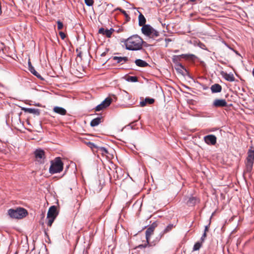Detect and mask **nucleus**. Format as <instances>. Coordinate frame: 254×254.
Returning a JSON list of instances; mask_svg holds the SVG:
<instances>
[{"mask_svg":"<svg viewBox=\"0 0 254 254\" xmlns=\"http://www.w3.org/2000/svg\"><path fill=\"white\" fill-rule=\"evenodd\" d=\"M127 50L130 51L140 50L142 48L143 41L137 35H132L122 41Z\"/></svg>","mask_w":254,"mask_h":254,"instance_id":"obj_1","label":"nucleus"},{"mask_svg":"<svg viewBox=\"0 0 254 254\" xmlns=\"http://www.w3.org/2000/svg\"><path fill=\"white\" fill-rule=\"evenodd\" d=\"M7 213L10 217L19 219L25 217L27 214V211L24 208L18 207L16 209L11 208L8 209Z\"/></svg>","mask_w":254,"mask_h":254,"instance_id":"obj_2","label":"nucleus"},{"mask_svg":"<svg viewBox=\"0 0 254 254\" xmlns=\"http://www.w3.org/2000/svg\"><path fill=\"white\" fill-rule=\"evenodd\" d=\"M64 164L60 157L56 158L51 162L49 172L52 174L60 173L63 170Z\"/></svg>","mask_w":254,"mask_h":254,"instance_id":"obj_3","label":"nucleus"},{"mask_svg":"<svg viewBox=\"0 0 254 254\" xmlns=\"http://www.w3.org/2000/svg\"><path fill=\"white\" fill-rule=\"evenodd\" d=\"M247 154L248 156L245 161L246 172L250 173L253 169L254 163V146L250 147Z\"/></svg>","mask_w":254,"mask_h":254,"instance_id":"obj_4","label":"nucleus"},{"mask_svg":"<svg viewBox=\"0 0 254 254\" xmlns=\"http://www.w3.org/2000/svg\"><path fill=\"white\" fill-rule=\"evenodd\" d=\"M141 31L143 34L152 38L157 37L159 35V32L149 25L143 26Z\"/></svg>","mask_w":254,"mask_h":254,"instance_id":"obj_5","label":"nucleus"},{"mask_svg":"<svg viewBox=\"0 0 254 254\" xmlns=\"http://www.w3.org/2000/svg\"><path fill=\"white\" fill-rule=\"evenodd\" d=\"M57 207L55 206H51L47 213V225L51 227L57 216Z\"/></svg>","mask_w":254,"mask_h":254,"instance_id":"obj_6","label":"nucleus"},{"mask_svg":"<svg viewBox=\"0 0 254 254\" xmlns=\"http://www.w3.org/2000/svg\"><path fill=\"white\" fill-rule=\"evenodd\" d=\"M155 227L151 226L147 229L145 232L146 243L144 245H140L138 248H145L149 245L150 236L153 234Z\"/></svg>","mask_w":254,"mask_h":254,"instance_id":"obj_7","label":"nucleus"},{"mask_svg":"<svg viewBox=\"0 0 254 254\" xmlns=\"http://www.w3.org/2000/svg\"><path fill=\"white\" fill-rule=\"evenodd\" d=\"M112 99L108 97L105 99L100 104L98 105L95 108L96 111H100L107 107H108L111 103Z\"/></svg>","mask_w":254,"mask_h":254,"instance_id":"obj_8","label":"nucleus"},{"mask_svg":"<svg viewBox=\"0 0 254 254\" xmlns=\"http://www.w3.org/2000/svg\"><path fill=\"white\" fill-rule=\"evenodd\" d=\"M36 159L39 162L42 163L43 160L45 158V152L43 150L36 149L34 152Z\"/></svg>","mask_w":254,"mask_h":254,"instance_id":"obj_9","label":"nucleus"},{"mask_svg":"<svg viewBox=\"0 0 254 254\" xmlns=\"http://www.w3.org/2000/svg\"><path fill=\"white\" fill-rule=\"evenodd\" d=\"M204 140L206 144L214 145L216 143V137L213 134L207 135L204 137Z\"/></svg>","mask_w":254,"mask_h":254,"instance_id":"obj_10","label":"nucleus"},{"mask_svg":"<svg viewBox=\"0 0 254 254\" xmlns=\"http://www.w3.org/2000/svg\"><path fill=\"white\" fill-rule=\"evenodd\" d=\"M227 106V103L225 99H216L212 103V106L216 108L224 107Z\"/></svg>","mask_w":254,"mask_h":254,"instance_id":"obj_11","label":"nucleus"},{"mask_svg":"<svg viewBox=\"0 0 254 254\" xmlns=\"http://www.w3.org/2000/svg\"><path fill=\"white\" fill-rule=\"evenodd\" d=\"M114 31V29L113 28H111L110 29H105L104 28H101L99 30V33L105 35L108 38H110Z\"/></svg>","mask_w":254,"mask_h":254,"instance_id":"obj_12","label":"nucleus"},{"mask_svg":"<svg viewBox=\"0 0 254 254\" xmlns=\"http://www.w3.org/2000/svg\"><path fill=\"white\" fill-rule=\"evenodd\" d=\"M154 99L153 98H146L144 100L140 102L141 107H144L147 104H152L154 103Z\"/></svg>","mask_w":254,"mask_h":254,"instance_id":"obj_13","label":"nucleus"},{"mask_svg":"<svg viewBox=\"0 0 254 254\" xmlns=\"http://www.w3.org/2000/svg\"><path fill=\"white\" fill-rule=\"evenodd\" d=\"M211 90L212 93H218L221 92L222 87L219 84H214L211 86Z\"/></svg>","mask_w":254,"mask_h":254,"instance_id":"obj_14","label":"nucleus"},{"mask_svg":"<svg viewBox=\"0 0 254 254\" xmlns=\"http://www.w3.org/2000/svg\"><path fill=\"white\" fill-rule=\"evenodd\" d=\"M54 111L59 114L61 115H65L66 113V111L63 108L60 107H55L54 108Z\"/></svg>","mask_w":254,"mask_h":254,"instance_id":"obj_15","label":"nucleus"},{"mask_svg":"<svg viewBox=\"0 0 254 254\" xmlns=\"http://www.w3.org/2000/svg\"><path fill=\"white\" fill-rule=\"evenodd\" d=\"M102 117H97L93 119L90 122V126L91 127H95L98 126L102 122Z\"/></svg>","mask_w":254,"mask_h":254,"instance_id":"obj_16","label":"nucleus"},{"mask_svg":"<svg viewBox=\"0 0 254 254\" xmlns=\"http://www.w3.org/2000/svg\"><path fill=\"white\" fill-rule=\"evenodd\" d=\"M146 23V19L144 15L141 13H139V16H138V25L140 26H143L144 25H145Z\"/></svg>","mask_w":254,"mask_h":254,"instance_id":"obj_17","label":"nucleus"},{"mask_svg":"<svg viewBox=\"0 0 254 254\" xmlns=\"http://www.w3.org/2000/svg\"><path fill=\"white\" fill-rule=\"evenodd\" d=\"M223 77L226 79V80L230 82H233L235 80V78L233 74H229L227 73H224L223 74Z\"/></svg>","mask_w":254,"mask_h":254,"instance_id":"obj_18","label":"nucleus"},{"mask_svg":"<svg viewBox=\"0 0 254 254\" xmlns=\"http://www.w3.org/2000/svg\"><path fill=\"white\" fill-rule=\"evenodd\" d=\"M135 63L136 65L139 67H146L148 65V64L146 62L140 59H137L135 60Z\"/></svg>","mask_w":254,"mask_h":254,"instance_id":"obj_19","label":"nucleus"},{"mask_svg":"<svg viewBox=\"0 0 254 254\" xmlns=\"http://www.w3.org/2000/svg\"><path fill=\"white\" fill-rule=\"evenodd\" d=\"M113 59L114 61H117L118 63H121L122 62L126 63L128 60L127 58L126 57H114Z\"/></svg>","mask_w":254,"mask_h":254,"instance_id":"obj_20","label":"nucleus"},{"mask_svg":"<svg viewBox=\"0 0 254 254\" xmlns=\"http://www.w3.org/2000/svg\"><path fill=\"white\" fill-rule=\"evenodd\" d=\"M198 201V199L196 197L192 196L189 198L187 204L189 206H191L194 205Z\"/></svg>","mask_w":254,"mask_h":254,"instance_id":"obj_21","label":"nucleus"},{"mask_svg":"<svg viewBox=\"0 0 254 254\" xmlns=\"http://www.w3.org/2000/svg\"><path fill=\"white\" fill-rule=\"evenodd\" d=\"M29 71L40 80H44V78L38 72L36 71L34 67H31V68H30Z\"/></svg>","mask_w":254,"mask_h":254,"instance_id":"obj_22","label":"nucleus"},{"mask_svg":"<svg viewBox=\"0 0 254 254\" xmlns=\"http://www.w3.org/2000/svg\"><path fill=\"white\" fill-rule=\"evenodd\" d=\"M25 111L29 113L34 114L37 115L40 114L39 110L38 109L27 108L25 109Z\"/></svg>","mask_w":254,"mask_h":254,"instance_id":"obj_23","label":"nucleus"},{"mask_svg":"<svg viewBox=\"0 0 254 254\" xmlns=\"http://www.w3.org/2000/svg\"><path fill=\"white\" fill-rule=\"evenodd\" d=\"M180 57L182 58L190 60H193L195 58V56L192 54H182Z\"/></svg>","mask_w":254,"mask_h":254,"instance_id":"obj_24","label":"nucleus"},{"mask_svg":"<svg viewBox=\"0 0 254 254\" xmlns=\"http://www.w3.org/2000/svg\"><path fill=\"white\" fill-rule=\"evenodd\" d=\"M97 151L101 152L103 155H105L108 153V151L107 149L102 147H99L98 149H97Z\"/></svg>","mask_w":254,"mask_h":254,"instance_id":"obj_25","label":"nucleus"},{"mask_svg":"<svg viewBox=\"0 0 254 254\" xmlns=\"http://www.w3.org/2000/svg\"><path fill=\"white\" fill-rule=\"evenodd\" d=\"M202 242H198L197 243H196L194 246H193V251H198L199 250V249L202 246Z\"/></svg>","mask_w":254,"mask_h":254,"instance_id":"obj_26","label":"nucleus"},{"mask_svg":"<svg viewBox=\"0 0 254 254\" xmlns=\"http://www.w3.org/2000/svg\"><path fill=\"white\" fill-rule=\"evenodd\" d=\"M127 80L129 82H135L137 81V78L136 76H128L127 78Z\"/></svg>","mask_w":254,"mask_h":254,"instance_id":"obj_27","label":"nucleus"},{"mask_svg":"<svg viewBox=\"0 0 254 254\" xmlns=\"http://www.w3.org/2000/svg\"><path fill=\"white\" fill-rule=\"evenodd\" d=\"M86 144L93 150L94 151V148H96L97 149H98V146H97L96 145H95L94 143L91 142H86Z\"/></svg>","mask_w":254,"mask_h":254,"instance_id":"obj_28","label":"nucleus"},{"mask_svg":"<svg viewBox=\"0 0 254 254\" xmlns=\"http://www.w3.org/2000/svg\"><path fill=\"white\" fill-rule=\"evenodd\" d=\"M116 10H120L125 15V16L126 17V18L127 19H130V17H129L128 14L124 10H123L120 8H117Z\"/></svg>","mask_w":254,"mask_h":254,"instance_id":"obj_29","label":"nucleus"},{"mask_svg":"<svg viewBox=\"0 0 254 254\" xmlns=\"http://www.w3.org/2000/svg\"><path fill=\"white\" fill-rule=\"evenodd\" d=\"M173 227V225L172 224H170L167 226L165 229L164 231V233H166L169 232Z\"/></svg>","mask_w":254,"mask_h":254,"instance_id":"obj_30","label":"nucleus"},{"mask_svg":"<svg viewBox=\"0 0 254 254\" xmlns=\"http://www.w3.org/2000/svg\"><path fill=\"white\" fill-rule=\"evenodd\" d=\"M85 4L88 6H92L93 4V0H84Z\"/></svg>","mask_w":254,"mask_h":254,"instance_id":"obj_31","label":"nucleus"},{"mask_svg":"<svg viewBox=\"0 0 254 254\" xmlns=\"http://www.w3.org/2000/svg\"><path fill=\"white\" fill-rule=\"evenodd\" d=\"M57 24H58V29L59 30H61L63 29V24L62 22H61L60 21H58Z\"/></svg>","mask_w":254,"mask_h":254,"instance_id":"obj_32","label":"nucleus"},{"mask_svg":"<svg viewBox=\"0 0 254 254\" xmlns=\"http://www.w3.org/2000/svg\"><path fill=\"white\" fill-rule=\"evenodd\" d=\"M59 35L63 40H64L65 38V34L63 32H60Z\"/></svg>","mask_w":254,"mask_h":254,"instance_id":"obj_33","label":"nucleus"},{"mask_svg":"<svg viewBox=\"0 0 254 254\" xmlns=\"http://www.w3.org/2000/svg\"><path fill=\"white\" fill-rule=\"evenodd\" d=\"M206 237V234L205 233V232H204V233H203V234L202 235L201 238V241L202 243H203L204 241V239H205Z\"/></svg>","mask_w":254,"mask_h":254,"instance_id":"obj_34","label":"nucleus"},{"mask_svg":"<svg viewBox=\"0 0 254 254\" xmlns=\"http://www.w3.org/2000/svg\"><path fill=\"white\" fill-rule=\"evenodd\" d=\"M31 67H33L32 65V64L30 61V60H29L28 61V67H29V70L30 69V68H31Z\"/></svg>","mask_w":254,"mask_h":254,"instance_id":"obj_35","label":"nucleus"},{"mask_svg":"<svg viewBox=\"0 0 254 254\" xmlns=\"http://www.w3.org/2000/svg\"><path fill=\"white\" fill-rule=\"evenodd\" d=\"M208 231V228H207V226H206V227H205V231H204V232H205V233H206V231Z\"/></svg>","mask_w":254,"mask_h":254,"instance_id":"obj_36","label":"nucleus"},{"mask_svg":"<svg viewBox=\"0 0 254 254\" xmlns=\"http://www.w3.org/2000/svg\"><path fill=\"white\" fill-rule=\"evenodd\" d=\"M189 1L190 2H194L196 0H189Z\"/></svg>","mask_w":254,"mask_h":254,"instance_id":"obj_37","label":"nucleus"},{"mask_svg":"<svg viewBox=\"0 0 254 254\" xmlns=\"http://www.w3.org/2000/svg\"><path fill=\"white\" fill-rule=\"evenodd\" d=\"M253 101L254 102V98L253 99Z\"/></svg>","mask_w":254,"mask_h":254,"instance_id":"obj_38","label":"nucleus"}]
</instances>
